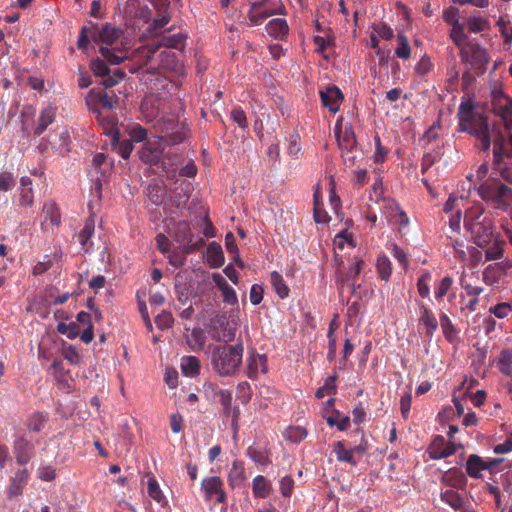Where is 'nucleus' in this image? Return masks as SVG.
Returning a JSON list of instances; mask_svg holds the SVG:
<instances>
[{
    "mask_svg": "<svg viewBox=\"0 0 512 512\" xmlns=\"http://www.w3.org/2000/svg\"><path fill=\"white\" fill-rule=\"evenodd\" d=\"M159 103L154 98H146L141 103L140 109L147 123L154 122L156 138L167 145H177L188 137V128L178 120L174 114L159 116Z\"/></svg>",
    "mask_w": 512,
    "mask_h": 512,
    "instance_id": "obj_1",
    "label": "nucleus"
},
{
    "mask_svg": "<svg viewBox=\"0 0 512 512\" xmlns=\"http://www.w3.org/2000/svg\"><path fill=\"white\" fill-rule=\"evenodd\" d=\"M243 352L242 341L234 345L215 346L210 357L213 370L222 377L233 376L242 365Z\"/></svg>",
    "mask_w": 512,
    "mask_h": 512,
    "instance_id": "obj_2",
    "label": "nucleus"
},
{
    "mask_svg": "<svg viewBox=\"0 0 512 512\" xmlns=\"http://www.w3.org/2000/svg\"><path fill=\"white\" fill-rule=\"evenodd\" d=\"M480 198L494 209L508 210L512 207V188L501 183H483L478 188Z\"/></svg>",
    "mask_w": 512,
    "mask_h": 512,
    "instance_id": "obj_3",
    "label": "nucleus"
},
{
    "mask_svg": "<svg viewBox=\"0 0 512 512\" xmlns=\"http://www.w3.org/2000/svg\"><path fill=\"white\" fill-rule=\"evenodd\" d=\"M458 130L476 138L480 142L483 152L489 151L491 131L488 118L483 113L469 119H464L463 122H458Z\"/></svg>",
    "mask_w": 512,
    "mask_h": 512,
    "instance_id": "obj_4",
    "label": "nucleus"
},
{
    "mask_svg": "<svg viewBox=\"0 0 512 512\" xmlns=\"http://www.w3.org/2000/svg\"><path fill=\"white\" fill-rule=\"evenodd\" d=\"M185 46V34L179 32L175 34L164 35L158 43H152L147 46L144 65H149L150 67L155 68L153 62L155 61L156 53L162 48L166 50L175 49L182 52Z\"/></svg>",
    "mask_w": 512,
    "mask_h": 512,
    "instance_id": "obj_5",
    "label": "nucleus"
},
{
    "mask_svg": "<svg viewBox=\"0 0 512 512\" xmlns=\"http://www.w3.org/2000/svg\"><path fill=\"white\" fill-rule=\"evenodd\" d=\"M118 101V96L112 91L91 89L87 98V106L92 112L113 111L117 108Z\"/></svg>",
    "mask_w": 512,
    "mask_h": 512,
    "instance_id": "obj_6",
    "label": "nucleus"
},
{
    "mask_svg": "<svg viewBox=\"0 0 512 512\" xmlns=\"http://www.w3.org/2000/svg\"><path fill=\"white\" fill-rule=\"evenodd\" d=\"M491 110L499 116L504 123L506 131L512 130V99L506 96L501 89H494L491 93Z\"/></svg>",
    "mask_w": 512,
    "mask_h": 512,
    "instance_id": "obj_7",
    "label": "nucleus"
},
{
    "mask_svg": "<svg viewBox=\"0 0 512 512\" xmlns=\"http://www.w3.org/2000/svg\"><path fill=\"white\" fill-rule=\"evenodd\" d=\"M465 226L470 231L474 243L478 247H486L491 243L493 239V225L490 219L484 218L482 221L475 220L469 223L465 220Z\"/></svg>",
    "mask_w": 512,
    "mask_h": 512,
    "instance_id": "obj_8",
    "label": "nucleus"
},
{
    "mask_svg": "<svg viewBox=\"0 0 512 512\" xmlns=\"http://www.w3.org/2000/svg\"><path fill=\"white\" fill-rule=\"evenodd\" d=\"M153 64L155 65V68L145 65L147 67V72L156 74L162 73V71L178 72L181 69V64L176 52L166 49H160L156 53V58Z\"/></svg>",
    "mask_w": 512,
    "mask_h": 512,
    "instance_id": "obj_9",
    "label": "nucleus"
},
{
    "mask_svg": "<svg viewBox=\"0 0 512 512\" xmlns=\"http://www.w3.org/2000/svg\"><path fill=\"white\" fill-rule=\"evenodd\" d=\"M173 235L176 242L185 244L184 252L186 254L199 250L204 244V240L202 238H199L197 241H193V233L187 221H180L176 223Z\"/></svg>",
    "mask_w": 512,
    "mask_h": 512,
    "instance_id": "obj_10",
    "label": "nucleus"
},
{
    "mask_svg": "<svg viewBox=\"0 0 512 512\" xmlns=\"http://www.w3.org/2000/svg\"><path fill=\"white\" fill-rule=\"evenodd\" d=\"M38 441H32L25 436H19L13 443V454L16 462L20 466H25L36 455V445Z\"/></svg>",
    "mask_w": 512,
    "mask_h": 512,
    "instance_id": "obj_11",
    "label": "nucleus"
},
{
    "mask_svg": "<svg viewBox=\"0 0 512 512\" xmlns=\"http://www.w3.org/2000/svg\"><path fill=\"white\" fill-rule=\"evenodd\" d=\"M138 154L140 160L145 164L158 165L161 163L162 166L165 164V160H162V141L158 138L145 142L142 148L139 150Z\"/></svg>",
    "mask_w": 512,
    "mask_h": 512,
    "instance_id": "obj_12",
    "label": "nucleus"
},
{
    "mask_svg": "<svg viewBox=\"0 0 512 512\" xmlns=\"http://www.w3.org/2000/svg\"><path fill=\"white\" fill-rule=\"evenodd\" d=\"M201 489L204 492L206 501L215 499L216 503L222 504L226 501V493L223 489V481L218 476L206 477L201 482Z\"/></svg>",
    "mask_w": 512,
    "mask_h": 512,
    "instance_id": "obj_13",
    "label": "nucleus"
},
{
    "mask_svg": "<svg viewBox=\"0 0 512 512\" xmlns=\"http://www.w3.org/2000/svg\"><path fill=\"white\" fill-rule=\"evenodd\" d=\"M121 13L128 20H140L144 23L150 21L152 12L148 6H141L139 0H126L118 3Z\"/></svg>",
    "mask_w": 512,
    "mask_h": 512,
    "instance_id": "obj_14",
    "label": "nucleus"
},
{
    "mask_svg": "<svg viewBox=\"0 0 512 512\" xmlns=\"http://www.w3.org/2000/svg\"><path fill=\"white\" fill-rule=\"evenodd\" d=\"M457 450V445L448 442L441 435H437L428 448L429 457L433 460L447 458L453 455Z\"/></svg>",
    "mask_w": 512,
    "mask_h": 512,
    "instance_id": "obj_15",
    "label": "nucleus"
},
{
    "mask_svg": "<svg viewBox=\"0 0 512 512\" xmlns=\"http://www.w3.org/2000/svg\"><path fill=\"white\" fill-rule=\"evenodd\" d=\"M416 305L419 309V324L423 326L426 337L431 339L438 329V321L432 310L422 301L416 300Z\"/></svg>",
    "mask_w": 512,
    "mask_h": 512,
    "instance_id": "obj_16",
    "label": "nucleus"
},
{
    "mask_svg": "<svg viewBox=\"0 0 512 512\" xmlns=\"http://www.w3.org/2000/svg\"><path fill=\"white\" fill-rule=\"evenodd\" d=\"M320 98L324 107L328 108L330 112L336 113L340 108L344 96L337 86L332 85L320 91Z\"/></svg>",
    "mask_w": 512,
    "mask_h": 512,
    "instance_id": "obj_17",
    "label": "nucleus"
},
{
    "mask_svg": "<svg viewBox=\"0 0 512 512\" xmlns=\"http://www.w3.org/2000/svg\"><path fill=\"white\" fill-rule=\"evenodd\" d=\"M489 63L488 52L479 44L470 46V64L477 75H482L487 69Z\"/></svg>",
    "mask_w": 512,
    "mask_h": 512,
    "instance_id": "obj_18",
    "label": "nucleus"
},
{
    "mask_svg": "<svg viewBox=\"0 0 512 512\" xmlns=\"http://www.w3.org/2000/svg\"><path fill=\"white\" fill-rule=\"evenodd\" d=\"M216 396L222 406L223 415L225 417H231L232 423L236 424L239 420L240 409L237 406L232 405V391L229 389H220L217 391Z\"/></svg>",
    "mask_w": 512,
    "mask_h": 512,
    "instance_id": "obj_19",
    "label": "nucleus"
},
{
    "mask_svg": "<svg viewBox=\"0 0 512 512\" xmlns=\"http://www.w3.org/2000/svg\"><path fill=\"white\" fill-rule=\"evenodd\" d=\"M29 472L27 469H19L10 479V484L7 490V498L13 499L22 495L24 488L29 480Z\"/></svg>",
    "mask_w": 512,
    "mask_h": 512,
    "instance_id": "obj_20",
    "label": "nucleus"
},
{
    "mask_svg": "<svg viewBox=\"0 0 512 512\" xmlns=\"http://www.w3.org/2000/svg\"><path fill=\"white\" fill-rule=\"evenodd\" d=\"M90 68L95 76L103 78L102 85L106 88H111L118 83V80L110 75L111 71L104 60L100 58L92 60Z\"/></svg>",
    "mask_w": 512,
    "mask_h": 512,
    "instance_id": "obj_21",
    "label": "nucleus"
},
{
    "mask_svg": "<svg viewBox=\"0 0 512 512\" xmlns=\"http://www.w3.org/2000/svg\"><path fill=\"white\" fill-rule=\"evenodd\" d=\"M123 31L120 28L113 26L110 23H106L97 32L95 42L100 41L108 46L114 45L118 39L122 36Z\"/></svg>",
    "mask_w": 512,
    "mask_h": 512,
    "instance_id": "obj_22",
    "label": "nucleus"
},
{
    "mask_svg": "<svg viewBox=\"0 0 512 512\" xmlns=\"http://www.w3.org/2000/svg\"><path fill=\"white\" fill-rule=\"evenodd\" d=\"M246 375L250 379H255L258 375L259 368L263 373L267 372V358L265 355L252 353L246 359Z\"/></svg>",
    "mask_w": 512,
    "mask_h": 512,
    "instance_id": "obj_23",
    "label": "nucleus"
},
{
    "mask_svg": "<svg viewBox=\"0 0 512 512\" xmlns=\"http://www.w3.org/2000/svg\"><path fill=\"white\" fill-rule=\"evenodd\" d=\"M491 133L494 135L493 140V161L495 165H500L504 157L510 154L505 149L506 139L500 130L493 127Z\"/></svg>",
    "mask_w": 512,
    "mask_h": 512,
    "instance_id": "obj_24",
    "label": "nucleus"
},
{
    "mask_svg": "<svg viewBox=\"0 0 512 512\" xmlns=\"http://www.w3.org/2000/svg\"><path fill=\"white\" fill-rule=\"evenodd\" d=\"M443 483L453 488L463 489L467 484V478L459 468H451L443 475Z\"/></svg>",
    "mask_w": 512,
    "mask_h": 512,
    "instance_id": "obj_25",
    "label": "nucleus"
},
{
    "mask_svg": "<svg viewBox=\"0 0 512 512\" xmlns=\"http://www.w3.org/2000/svg\"><path fill=\"white\" fill-rule=\"evenodd\" d=\"M335 133L341 153L357 147V141L352 127H345L343 131H335Z\"/></svg>",
    "mask_w": 512,
    "mask_h": 512,
    "instance_id": "obj_26",
    "label": "nucleus"
},
{
    "mask_svg": "<svg viewBox=\"0 0 512 512\" xmlns=\"http://www.w3.org/2000/svg\"><path fill=\"white\" fill-rule=\"evenodd\" d=\"M111 145L115 152L122 158H129L133 151V142L130 139L121 140L119 131H116L111 136Z\"/></svg>",
    "mask_w": 512,
    "mask_h": 512,
    "instance_id": "obj_27",
    "label": "nucleus"
},
{
    "mask_svg": "<svg viewBox=\"0 0 512 512\" xmlns=\"http://www.w3.org/2000/svg\"><path fill=\"white\" fill-rule=\"evenodd\" d=\"M332 452L335 454L339 462H346L352 466H356L358 461L353 456L352 451L347 447L345 441H336L332 445Z\"/></svg>",
    "mask_w": 512,
    "mask_h": 512,
    "instance_id": "obj_28",
    "label": "nucleus"
},
{
    "mask_svg": "<svg viewBox=\"0 0 512 512\" xmlns=\"http://www.w3.org/2000/svg\"><path fill=\"white\" fill-rule=\"evenodd\" d=\"M246 479L244 463L239 460L232 462L228 472V482L232 488L239 487Z\"/></svg>",
    "mask_w": 512,
    "mask_h": 512,
    "instance_id": "obj_29",
    "label": "nucleus"
},
{
    "mask_svg": "<svg viewBox=\"0 0 512 512\" xmlns=\"http://www.w3.org/2000/svg\"><path fill=\"white\" fill-rule=\"evenodd\" d=\"M47 413L35 411L27 417L26 426L29 432L38 433L44 429L48 423Z\"/></svg>",
    "mask_w": 512,
    "mask_h": 512,
    "instance_id": "obj_30",
    "label": "nucleus"
},
{
    "mask_svg": "<svg viewBox=\"0 0 512 512\" xmlns=\"http://www.w3.org/2000/svg\"><path fill=\"white\" fill-rule=\"evenodd\" d=\"M56 116V108L48 106L44 108L39 116L37 126L34 130V135L40 136L46 128L54 122Z\"/></svg>",
    "mask_w": 512,
    "mask_h": 512,
    "instance_id": "obj_31",
    "label": "nucleus"
},
{
    "mask_svg": "<svg viewBox=\"0 0 512 512\" xmlns=\"http://www.w3.org/2000/svg\"><path fill=\"white\" fill-rule=\"evenodd\" d=\"M265 29L270 36L276 39H282L288 34L289 30L286 20L282 18H274L270 20Z\"/></svg>",
    "mask_w": 512,
    "mask_h": 512,
    "instance_id": "obj_32",
    "label": "nucleus"
},
{
    "mask_svg": "<svg viewBox=\"0 0 512 512\" xmlns=\"http://www.w3.org/2000/svg\"><path fill=\"white\" fill-rule=\"evenodd\" d=\"M207 263L211 268H219L224 264V254L217 242H211L207 248Z\"/></svg>",
    "mask_w": 512,
    "mask_h": 512,
    "instance_id": "obj_33",
    "label": "nucleus"
},
{
    "mask_svg": "<svg viewBox=\"0 0 512 512\" xmlns=\"http://www.w3.org/2000/svg\"><path fill=\"white\" fill-rule=\"evenodd\" d=\"M111 112L112 111H100L93 113L95 114L98 123L103 127L105 133L112 136V134L117 131L115 129L117 125V119Z\"/></svg>",
    "mask_w": 512,
    "mask_h": 512,
    "instance_id": "obj_34",
    "label": "nucleus"
},
{
    "mask_svg": "<svg viewBox=\"0 0 512 512\" xmlns=\"http://www.w3.org/2000/svg\"><path fill=\"white\" fill-rule=\"evenodd\" d=\"M272 490L271 484L262 475H257L252 481V492L255 498L264 499Z\"/></svg>",
    "mask_w": 512,
    "mask_h": 512,
    "instance_id": "obj_35",
    "label": "nucleus"
},
{
    "mask_svg": "<svg viewBox=\"0 0 512 512\" xmlns=\"http://www.w3.org/2000/svg\"><path fill=\"white\" fill-rule=\"evenodd\" d=\"M99 52L112 65H118L127 58L126 52L120 48L100 47Z\"/></svg>",
    "mask_w": 512,
    "mask_h": 512,
    "instance_id": "obj_36",
    "label": "nucleus"
},
{
    "mask_svg": "<svg viewBox=\"0 0 512 512\" xmlns=\"http://www.w3.org/2000/svg\"><path fill=\"white\" fill-rule=\"evenodd\" d=\"M483 470H485L484 460L476 454L469 455L466 462L467 474L471 478L479 479Z\"/></svg>",
    "mask_w": 512,
    "mask_h": 512,
    "instance_id": "obj_37",
    "label": "nucleus"
},
{
    "mask_svg": "<svg viewBox=\"0 0 512 512\" xmlns=\"http://www.w3.org/2000/svg\"><path fill=\"white\" fill-rule=\"evenodd\" d=\"M275 14H281V10L280 9H264V10L259 11L257 9H252L250 7L247 16L250 21V24L252 26H257V25L262 24L268 17L275 15Z\"/></svg>",
    "mask_w": 512,
    "mask_h": 512,
    "instance_id": "obj_38",
    "label": "nucleus"
},
{
    "mask_svg": "<svg viewBox=\"0 0 512 512\" xmlns=\"http://www.w3.org/2000/svg\"><path fill=\"white\" fill-rule=\"evenodd\" d=\"M180 367L182 373L188 377H195L200 372V362L195 356H183Z\"/></svg>",
    "mask_w": 512,
    "mask_h": 512,
    "instance_id": "obj_39",
    "label": "nucleus"
},
{
    "mask_svg": "<svg viewBox=\"0 0 512 512\" xmlns=\"http://www.w3.org/2000/svg\"><path fill=\"white\" fill-rule=\"evenodd\" d=\"M440 326L445 339L449 343H453L458 338L459 330L454 326L449 316L445 313L440 315Z\"/></svg>",
    "mask_w": 512,
    "mask_h": 512,
    "instance_id": "obj_40",
    "label": "nucleus"
},
{
    "mask_svg": "<svg viewBox=\"0 0 512 512\" xmlns=\"http://www.w3.org/2000/svg\"><path fill=\"white\" fill-rule=\"evenodd\" d=\"M440 497L443 502L448 504L455 511L461 510L464 506V501L461 495L452 489L442 492Z\"/></svg>",
    "mask_w": 512,
    "mask_h": 512,
    "instance_id": "obj_41",
    "label": "nucleus"
},
{
    "mask_svg": "<svg viewBox=\"0 0 512 512\" xmlns=\"http://www.w3.org/2000/svg\"><path fill=\"white\" fill-rule=\"evenodd\" d=\"M388 207L391 211L390 215L388 216V220L390 222H394L395 224L399 225L400 228L408 225L409 218L407 214L400 209L397 203L390 202Z\"/></svg>",
    "mask_w": 512,
    "mask_h": 512,
    "instance_id": "obj_42",
    "label": "nucleus"
},
{
    "mask_svg": "<svg viewBox=\"0 0 512 512\" xmlns=\"http://www.w3.org/2000/svg\"><path fill=\"white\" fill-rule=\"evenodd\" d=\"M270 282H271L272 287L274 288L276 294L281 299L288 297L290 290H289L288 286L286 285V283L280 273H278L277 271H273L270 274Z\"/></svg>",
    "mask_w": 512,
    "mask_h": 512,
    "instance_id": "obj_43",
    "label": "nucleus"
},
{
    "mask_svg": "<svg viewBox=\"0 0 512 512\" xmlns=\"http://www.w3.org/2000/svg\"><path fill=\"white\" fill-rule=\"evenodd\" d=\"M497 367L506 376L512 375V350L504 349L500 352Z\"/></svg>",
    "mask_w": 512,
    "mask_h": 512,
    "instance_id": "obj_44",
    "label": "nucleus"
},
{
    "mask_svg": "<svg viewBox=\"0 0 512 512\" xmlns=\"http://www.w3.org/2000/svg\"><path fill=\"white\" fill-rule=\"evenodd\" d=\"M376 270L382 280L388 281L390 279L392 274V263L385 254L377 257Z\"/></svg>",
    "mask_w": 512,
    "mask_h": 512,
    "instance_id": "obj_45",
    "label": "nucleus"
},
{
    "mask_svg": "<svg viewBox=\"0 0 512 512\" xmlns=\"http://www.w3.org/2000/svg\"><path fill=\"white\" fill-rule=\"evenodd\" d=\"M432 279V274L429 270H424L421 275L417 279V291L421 298H429L430 297V281Z\"/></svg>",
    "mask_w": 512,
    "mask_h": 512,
    "instance_id": "obj_46",
    "label": "nucleus"
},
{
    "mask_svg": "<svg viewBox=\"0 0 512 512\" xmlns=\"http://www.w3.org/2000/svg\"><path fill=\"white\" fill-rule=\"evenodd\" d=\"M89 37H92L94 40L96 38V25L93 22H89L88 25H85L81 28L80 35L77 42L78 49H85L89 42Z\"/></svg>",
    "mask_w": 512,
    "mask_h": 512,
    "instance_id": "obj_47",
    "label": "nucleus"
},
{
    "mask_svg": "<svg viewBox=\"0 0 512 512\" xmlns=\"http://www.w3.org/2000/svg\"><path fill=\"white\" fill-rule=\"evenodd\" d=\"M481 114L478 112L471 100L462 101L458 107L457 117L458 122H463L464 119H469Z\"/></svg>",
    "mask_w": 512,
    "mask_h": 512,
    "instance_id": "obj_48",
    "label": "nucleus"
},
{
    "mask_svg": "<svg viewBox=\"0 0 512 512\" xmlns=\"http://www.w3.org/2000/svg\"><path fill=\"white\" fill-rule=\"evenodd\" d=\"M147 493L149 497L154 499L159 504H164L166 502V498L163 495L160 486L154 476H149L147 481Z\"/></svg>",
    "mask_w": 512,
    "mask_h": 512,
    "instance_id": "obj_49",
    "label": "nucleus"
},
{
    "mask_svg": "<svg viewBox=\"0 0 512 512\" xmlns=\"http://www.w3.org/2000/svg\"><path fill=\"white\" fill-rule=\"evenodd\" d=\"M453 285V279L450 276H445L437 281L434 285V296L436 300H442Z\"/></svg>",
    "mask_w": 512,
    "mask_h": 512,
    "instance_id": "obj_50",
    "label": "nucleus"
},
{
    "mask_svg": "<svg viewBox=\"0 0 512 512\" xmlns=\"http://www.w3.org/2000/svg\"><path fill=\"white\" fill-rule=\"evenodd\" d=\"M314 208L313 215L316 223L324 224L330 221V217L327 212L323 209V205L319 202L318 190L314 192Z\"/></svg>",
    "mask_w": 512,
    "mask_h": 512,
    "instance_id": "obj_51",
    "label": "nucleus"
},
{
    "mask_svg": "<svg viewBox=\"0 0 512 512\" xmlns=\"http://www.w3.org/2000/svg\"><path fill=\"white\" fill-rule=\"evenodd\" d=\"M397 42L398 46L395 49L396 57L404 60L409 59L411 56V47L408 38L404 34L399 33L397 35Z\"/></svg>",
    "mask_w": 512,
    "mask_h": 512,
    "instance_id": "obj_52",
    "label": "nucleus"
},
{
    "mask_svg": "<svg viewBox=\"0 0 512 512\" xmlns=\"http://www.w3.org/2000/svg\"><path fill=\"white\" fill-rule=\"evenodd\" d=\"M336 380L337 375H331L325 379L323 386L319 387L315 392V397L317 399H322L326 394H334L336 393Z\"/></svg>",
    "mask_w": 512,
    "mask_h": 512,
    "instance_id": "obj_53",
    "label": "nucleus"
},
{
    "mask_svg": "<svg viewBox=\"0 0 512 512\" xmlns=\"http://www.w3.org/2000/svg\"><path fill=\"white\" fill-rule=\"evenodd\" d=\"M503 242L495 240L491 245L486 246L485 250V260L493 261L498 260L503 257Z\"/></svg>",
    "mask_w": 512,
    "mask_h": 512,
    "instance_id": "obj_54",
    "label": "nucleus"
},
{
    "mask_svg": "<svg viewBox=\"0 0 512 512\" xmlns=\"http://www.w3.org/2000/svg\"><path fill=\"white\" fill-rule=\"evenodd\" d=\"M341 157L345 166L353 167L356 166L359 161L363 160V153L360 149H358V147H356L341 153Z\"/></svg>",
    "mask_w": 512,
    "mask_h": 512,
    "instance_id": "obj_55",
    "label": "nucleus"
},
{
    "mask_svg": "<svg viewBox=\"0 0 512 512\" xmlns=\"http://www.w3.org/2000/svg\"><path fill=\"white\" fill-rule=\"evenodd\" d=\"M95 231V224L92 219H88L85 222L83 229L76 235L77 241L81 244L83 248L86 247L89 239L92 237Z\"/></svg>",
    "mask_w": 512,
    "mask_h": 512,
    "instance_id": "obj_56",
    "label": "nucleus"
},
{
    "mask_svg": "<svg viewBox=\"0 0 512 512\" xmlns=\"http://www.w3.org/2000/svg\"><path fill=\"white\" fill-rule=\"evenodd\" d=\"M502 276L503 274L494 264L488 265L483 271V280L488 285L498 282Z\"/></svg>",
    "mask_w": 512,
    "mask_h": 512,
    "instance_id": "obj_57",
    "label": "nucleus"
},
{
    "mask_svg": "<svg viewBox=\"0 0 512 512\" xmlns=\"http://www.w3.org/2000/svg\"><path fill=\"white\" fill-rule=\"evenodd\" d=\"M450 38L457 47H461L467 40V36L464 33V25L460 23L452 26Z\"/></svg>",
    "mask_w": 512,
    "mask_h": 512,
    "instance_id": "obj_58",
    "label": "nucleus"
},
{
    "mask_svg": "<svg viewBox=\"0 0 512 512\" xmlns=\"http://www.w3.org/2000/svg\"><path fill=\"white\" fill-rule=\"evenodd\" d=\"M57 332L66 335L69 339H75L79 335L80 330L77 324L74 322H71L69 324L60 322L57 325Z\"/></svg>",
    "mask_w": 512,
    "mask_h": 512,
    "instance_id": "obj_59",
    "label": "nucleus"
},
{
    "mask_svg": "<svg viewBox=\"0 0 512 512\" xmlns=\"http://www.w3.org/2000/svg\"><path fill=\"white\" fill-rule=\"evenodd\" d=\"M225 247L228 253L232 254L236 259V262L240 267H243L242 261L239 259L238 247L236 244L235 236L232 232H229L225 236Z\"/></svg>",
    "mask_w": 512,
    "mask_h": 512,
    "instance_id": "obj_60",
    "label": "nucleus"
},
{
    "mask_svg": "<svg viewBox=\"0 0 512 512\" xmlns=\"http://www.w3.org/2000/svg\"><path fill=\"white\" fill-rule=\"evenodd\" d=\"M247 456L255 463L260 464L262 466H266L269 464V458L259 449L249 446L246 451Z\"/></svg>",
    "mask_w": 512,
    "mask_h": 512,
    "instance_id": "obj_61",
    "label": "nucleus"
},
{
    "mask_svg": "<svg viewBox=\"0 0 512 512\" xmlns=\"http://www.w3.org/2000/svg\"><path fill=\"white\" fill-rule=\"evenodd\" d=\"M173 316L169 311H162L155 317V323L160 330H166L172 327Z\"/></svg>",
    "mask_w": 512,
    "mask_h": 512,
    "instance_id": "obj_62",
    "label": "nucleus"
},
{
    "mask_svg": "<svg viewBox=\"0 0 512 512\" xmlns=\"http://www.w3.org/2000/svg\"><path fill=\"white\" fill-rule=\"evenodd\" d=\"M512 312V304L508 302L498 303L490 308V313L499 319L506 318Z\"/></svg>",
    "mask_w": 512,
    "mask_h": 512,
    "instance_id": "obj_63",
    "label": "nucleus"
},
{
    "mask_svg": "<svg viewBox=\"0 0 512 512\" xmlns=\"http://www.w3.org/2000/svg\"><path fill=\"white\" fill-rule=\"evenodd\" d=\"M63 357L65 360H67L72 365H79L81 361V355L78 352V350L72 346L69 345L68 347H65L63 349Z\"/></svg>",
    "mask_w": 512,
    "mask_h": 512,
    "instance_id": "obj_64",
    "label": "nucleus"
}]
</instances>
